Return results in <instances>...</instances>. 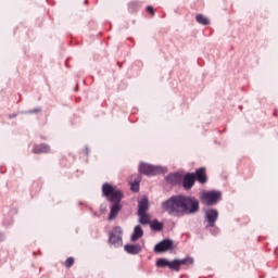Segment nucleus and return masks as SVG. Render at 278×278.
I'll list each match as a JSON object with an SVG mask.
<instances>
[{
	"label": "nucleus",
	"mask_w": 278,
	"mask_h": 278,
	"mask_svg": "<svg viewBox=\"0 0 278 278\" xmlns=\"http://www.w3.org/2000/svg\"><path fill=\"white\" fill-rule=\"evenodd\" d=\"M102 192L104 197H106L108 201L114 203L109 215V220H113V218H116V215L121 212V200L123 199V192H121L116 186H112L110 184H104L102 186Z\"/></svg>",
	"instance_id": "1"
},
{
	"label": "nucleus",
	"mask_w": 278,
	"mask_h": 278,
	"mask_svg": "<svg viewBox=\"0 0 278 278\" xmlns=\"http://www.w3.org/2000/svg\"><path fill=\"white\" fill-rule=\"evenodd\" d=\"M163 212L170 216H181V195H174L161 204Z\"/></svg>",
	"instance_id": "2"
},
{
	"label": "nucleus",
	"mask_w": 278,
	"mask_h": 278,
	"mask_svg": "<svg viewBox=\"0 0 278 278\" xmlns=\"http://www.w3.org/2000/svg\"><path fill=\"white\" fill-rule=\"evenodd\" d=\"M197 212H199V200L181 195V216Z\"/></svg>",
	"instance_id": "3"
},
{
	"label": "nucleus",
	"mask_w": 278,
	"mask_h": 278,
	"mask_svg": "<svg viewBox=\"0 0 278 278\" xmlns=\"http://www.w3.org/2000/svg\"><path fill=\"white\" fill-rule=\"evenodd\" d=\"M109 244L118 249L123 247V228L121 226H115L109 236Z\"/></svg>",
	"instance_id": "4"
},
{
	"label": "nucleus",
	"mask_w": 278,
	"mask_h": 278,
	"mask_svg": "<svg viewBox=\"0 0 278 278\" xmlns=\"http://www.w3.org/2000/svg\"><path fill=\"white\" fill-rule=\"evenodd\" d=\"M218 199H220L219 191H207L203 192L201 195V200L204 205H214V203H218Z\"/></svg>",
	"instance_id": "5"
},
{
	"label": "nucleus",
	"mask_w": 278,
	"mask_h": 278,
	"mask_svg": "<svg viewBox=\"0 0 278 278\" xmlns=\"http://www.w3.org/2000/svg\"><path fill=\"white\" fill-rule=\"evenodd\" d=\"M139 170L140 173H143V175L148 176L160 175V173H162V167L142 163L139 165Z\"/></svg>",
	"instance_id": "6"
},
{
	"label": "nucleus",
	"mask_w": 278,
	"mask_h": 278,
	"mask_svg": "<svg viewBox=\"0 0 278 278\" xmlns=\"http://www.w3.org/2000/svg\"><path fill=\"white\" fill-rule=\"evenodd\" d=\"M205 219L207 220V227H214L218 220V212L214 208L207 210L205 212Z\"/></svg>",
	"instance_id": "7"
},
{
	"label": "nucleus",
	"mask_w": 278,
	"mask_h": 278,
	"mask_svg": "<svg viewBox=\"0 0 278 278\" xmlns=\"http://www.w3.org/2000/svg\"><path fill=\"white\" fill-rule=\"evenodd\" d=\"M170 249H173V241L166 239V240L161 241L160 243H157L154 247V252L155 253H164V251H168Z\"/></svg>",
	"instance_id": "8"
},
{
	"label": "nucleus",
	"mask_w": 278,
	"mask_h": 278,
	"mask_svg": "<svg viewBox=\"0 0 278 278\" xmlns=\"http://www.w3.org/2000/svg\"><path fill=\"white\" fill-rule=\"evenodd\" d=\"M194 264V260L192 257H186L182 260H174V270H176V273H179V269L181 268V266H189Z\"/></svg>",
	"instance_id": "9"
},
{
	"label": "nucleus",
	"mask_w": 278,
	"mask_h": 278,
	"mask_svg": "<svg viewBox=\"0 0 278 278\" xmlns=\"http://www.w3.org/2000/svg\"><path fill=\"white\" fill-rule=\"evenodd\" d=\"M194 181H195L194 173L185 175L184 180H182L185 190H190V188H192L194 186Z\"/></svg>",
	"instance_id": "10"
},
{
	"label": "nucleus",
	"mask_w": 278,
	"mask_h": 278,
	"mask_svg": "<svg viewBox=\"0 0 278 278\" xmlns=\"http://www.w3.org/2000/svg\"><path fill=\"white\" fill-rule=\"evenodd\" d=\"M194 175L195 181H199V184H206L207 182V176L205 175V167H201L197 169Z\"/></svg>",
	"instance_id": "11"
},
{
	"label": "nucleus",
	"mask_w": 278,
	"mask_h": 278,
	"mask_svg": "<svg viewBox=\"0 0 278 278\" xmlns=\"http://www.w3.org/2000/svg\"><path fill=\"white\" fill-rule=\"evenodd\" d=\"M149 211V199L143 197L138 202V214H144Z\"/></svg>",
	"instance_id": "12"
},
{
	"label": "nucleus",
	"mask_w": 278,
	"mask_h": 278,
	"mask_svg": "<svg viewBox=\"0 0 278 278\" xmlns=\"http://www.w3.org/2000/svg\"><path fill=\"white\" fill-rule=\"evenodd\" d=\"M126 253H129L130 255H138V253H140V251H142V247L138 245V244H126L124 247Z\"/></svg>",
	"instance_id": "13"
},
{
	"label": "nucleus",
	"mask_w": 278,
	"mask_h": 278,
	"mask_svg": "<svg viewBox=\"0 0 278 278\" xmlns=\"http://www.w3.org/2000/svg\"><path fill=\"white\" fill-rule=\"evenodd\" d=\"M156 266L159 268H169L170 270H175L174 267V261L169 262L167 258H160L159 261H156Z\"/></svg>",
	"instance_id": "14"
},
{
	"label": "nucleus",
	"mask_w": 278,
	"mask_h": 278,
	"mask_svg": "<svg viewBox=\"0 0 278 278\" xmlns=\"http://www.w3.org/2000/svg\"><path fill=\"white\" fill-rule=\"evenodd\" d=\"M142 236H144V231L142 230V227L136 226L130 237V240L131 242H137V240H140Z\"/></svg>",
	"instance_id": "15"
},
{
	"label": "nucleus",
	"mask_w": 278,
	"mask_h": 278,
	"mask_svg": "<svg viewBox=\"0 0 278 278\" xmlns=\"http://www.w3.org/2000/svg\"><path fill=\"white\" fill-rule=\"evenodd\" d=\"M50 148L47 144H39L33 149V153H49Z\"/></svg>",
	"instance_id": "16"
},
{
	"label": "nucleus",
	"mask_w": 278,
	"mask_h": 278,
	"mask_svg": "<svg viewBox=\"0 0 278 278\" xmlns=\"http://www.w3.org/2000/svg\"><path fill=\"white\" fill-rule=\"evenodd\" d=\"M130 189L132 192L140 190V176H135L134 182H130Z\"/></svg>",
	"instance_id": "17"
},
{
	"label": "nucleus",
	"mask_w": 278,
	"mask_h": 278,
	"mask_svg": "<svg viewBox=\"0 0 278 278\" xmlns=\"http://www.w3.org/2000/svg\"><path fill=\"white\" fill-rule=\"evenodd\" d=\"M139 216V223H141V225H149V223H151V216L147 213H142V214H138Z\"/></svg>",
	"instance_id": "18"
},
{
	"label": "nucleus",
	"mask_w": 278,
	"mask_h": 278,
	"mask_svg": "<svg viewBox=\"0 0 278 278\" xmlns=\"http://www.w3.org/2000/svg\"><path fill=\"white\" fill-rule=\"evenodd\" d=\"M195 21L200 24V25H210V21L207 17H205L202 14H198L195 16Z\"/></svg>",
	"instance_id": "19"
},
{
	"label": "nucleus",
	"mask_w": 278,
	"mask_h": 278,
	"mask_svg": "<svg viewBox=\"0 0 278 278\" xmlns=\"http://www.w3.org/2000/svg\"><path fill=\"white\" fill-rule=\"evenodd\" d=\"M151 229H153L154 231H162L164 225L157 220H153L150 224Z\"/></svg>",
	"instance_id": "20"
},
{
	"label": "nucleus",
	"mask_w": 278,
	"mask_h": 278,
	"mask_svg": "<svg viewBox=\"0 0 278 278\" xmlns=\"http://www.w3.org/2000/svg\"><path fill=\"white\" fill-rule=\"evenodd\" d=\"M73 264H75V258H73V257H68V258L65 261V266H66V268H71V266H73Z\"/></svg>",
	"instance_id": "21"
},
{
	"label": "nucleus",
	"mask_w": 278,
	"mask_h": 278,
	"mask_svg": "<svg viewBox=\"0 0 278 278\" xmlns=\"http://www.w3.org/2000/svg\"><path fill=\"white\" fill-rule=\"evenodd\" d=\"M147 10H148V12H150V13L152 14V16H153V14H154L153 7H148Z\"/></svg>",
	"instance_id": "22"
}]
</instances>
